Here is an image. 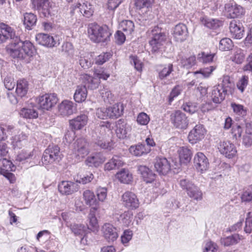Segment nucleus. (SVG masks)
<instances>
[{"instance_id":"1","label":"nucleus","mask_w":252,"mask_h":252,"mask_svg":"<svg viewBox=\"0 0 252 252\" xmlns=\"http://www.w3.org/2000/svg\"><path fill=\"white\" fill-rule=\"evenodd\" d=\"M6 50L11 57L25 63H30L35 52L34 47L30 41H22L18 37L6 46Z\"/></svg>"},{"instance_id":"2","label":"nucleus","mask_w":252,"mask_h":252,"mask_svg":"<svg viewBox=\"0 0 252 252\" xmlns=\"http://www.w3.org/2000/svg\"><path fill=\"white\" fill-rule=\"evenodd\" d=\"M88 32L91 40L95 42L106 41L111 35L106 27L94 24L90 25Z\"/></svg>"},{"instance_id":"3","label":"nucleus","mask_w":252,"mask_h":252,"mask_svg":"<svg viewBox=\"0 0 252 252\" xmlns=\"http://www.w3.org/2000/svg\"><path fill=\"white\" fill-rule=\"evenodd\" d=\"M151 32L152 37L149 43L152 47V52H156L162 48L165 42L166 36L161 28L158 26L155 27L152 29Z\"/></svg>"},{"instance_id":"4","label":"nucleus","mask_w":252,"mask_h":252,"mask_svg":"<svg viewBox=\"0 0 252 252\" xmlns=\"http://www.w3.org/2000/svg\"><path fill=\"white\" fill-rule=\"evenodd\" d=\"M99 134L97 135L95 143L103 149L110 150L113 146L112 142L107 140L111 130L106 126H100L98 129Z\"/></svg>"},{"instance_id":"5","label":"nucleus","mask_w":252,"mask_h":252,"mask_svg":"<svg viewBox=\"0 0 252 252\" xmlns=\"http://www.w3.org/2000/svg\"><path fill=\"white\" fill-rule=\"evenodd\" d=\"M60 148L57 146H49L44 152L42 162L47 165L54 161H59L62 158Z\"/></svg>"},{"instance_id":"6","label":"nucleus","mask_w":252,"mask_h":252,"mask_svg":"<svg viewBox=\"0 0 252 252\" xmlns=\"http://www.w3.org/2000/svg\"><path fill=\"white\" fill-rule=\"evenodd\" d=\"M58 98L55 94H46L36 99L39 108L49 110L58 102Z\"/></svg>"},{"instance_id":"7","label":"nucleus","mask_w":252,"mask_h":252,"mask_svg":"<svg viewBox=\"0 0 252 252\" xmlns=\"http://www.w3.org/2000/svg\"><path fill=\"white\" fill-rule=\"evenodd\" d=\"M170 121L174 126L179 129H186L189 125L188 117L180 110L174 111L171 114Z\"/></svg>"},{"instance_id":"8","label":"nucleus","mask_w":252,"mask_h":252,"mask_svg":"<svg viewBox=\"0 0 252 252\" xmlns=\"http://www.w3.org/2000/svg\"><path fill=\"white\" fill-rule=\"evenodd\" d=\"M32 3L33 7L38 10L42 17H48L55 14V10L50 5L48 0H32Z\"/></svg>"},{"instance_id":"9","label":"nucleus","mask_w":252,"mask_h":252,"mask_svg":"<svg viewBox=\"0 0 252 252\" xmlns=\"http://www.w3.org/2000/svg\"><path fill=\"white\" fill-rule=\"evenodd\" d=\"M72 151L78 158H83L89 153V144L84 138L78 139L73 144Z\"/></svg>"},{"instance_id":"10","label":"nucleus","mask_w":252,"mask_h":252,"mask_svg":"<svg viewBox=\"0 0 252 252\" xmlns=\"http://www.w3.org/2000/svg\"><path fill=\"white\" fill-rule=\"evenodd\" d=\"M122 204L128 209H136L139 205L136 195L131 191H126L122 196Z\"/></svg>"},{"instance_id":"11","label":"nucleus","mask_w":252,"mask_h":252,"mask_svg":"<svg viewBox=\"0 0 252 252\" xmlns=\"http://www.w3.org/2000/svg\"><path fill=\"white\" fill-rule=\"evenodd\" d=\"M79 187L77 183L68 181H63L58 185V190L63 195L72 194L78 190Z\"/></svg>"},{"instance_id":"12","label":"nucleus","mask_w":252,"mask_h":252,"mask_svg":"<svg viewBox=\"0 0 252 252\" xmlns=\"http://www.w3.org/2000/svg\"><path fill=\"white\" fill-rule=\"evenodd\" d=\"M206 130L202 125H197L189 133L188 139L191 144H194L202 139L206 133Z\"/></svg>"},{"instance_id":"13","label":"nucleus","mask_w":252,"mask_h":252,"mask_svg":"<svg viewBox=\"0 0 252 252\" xmlns=\"http://www.w3.org/2000/svg\"><path fill=\"white\" fill-rule=\"evenodd\" d=\"M225 11L231 18H238L245 13V9L241 6L236 3H226L224 6Z\"/></svg>"},{"instance_id":"14","label":"nucleus","mask_w":252,"mask_h":252,"mask_svg":"<svg viewBox=\"0 0 252 252\" xmlns=\"http://www.w3.org/2000/svg\"><path fill=\"white\" fill-rule=\"evenodd\" d=\"M218 149L221 154L229 158L234 157L237 153L235 145L229 141L220 142Z\"/></svg>"},{"instance_id":"15","label":"nucleus","mask_w":252,"mask_h":252,"mask_svg":"<svg viewBox=\"0 0 252 252\" xmlns=\"http://www.w3.org/2000/svg\"><path fill=\"white\" fill-rule=\"evenodd\" d=\"M154 166L157 172L160 175H166L171 169L170 163L165 158H157Z\"/></svg>"},{"instance_id":"16","label":"nucleus","mask_w":252,"mask_h":252,"mask_svg":"<svg viewBox=\"0 0 252 252\" xmlns=\"http://www.w3.org/2000/svg\"><path fill=\"white\" fill-rule=\"evenodd\" d=\"M15 33L14 30L9 26L3 23L0 24V44L5 42L7 39H15Z\"/></svg>"},{"instance_id":"17","label":"nucleus","mask_w":252,"mask_h":252,"mask_svg":"<svg viewBox=\"0 0 252 252\" xmlns=\"http://www.w3.org/2000/svg\"><path fill=\"white\" fill-rule=\"evenodd\" d=\"M194 163L198 171L203 173L209 167V161L206 157L202 153H197L194 158Z\"/></svg>"},{"instance_id":"18","label":"nucleus","mask_w":252,"mask_h":252,"mask_svg":"<svg viewBox=\"0 0 252 252\" xmlns=\"http://www.w3.org/2000/svg\"><path fill=\"white\" fill-rule=\"evenodd\" d=\"M188 30L186 26L183 24L177 25L173 31V37L177 42H183L188 37Z\"/></svg>"},{"instance_id":"19","label":"nucleus","mask_w":252,"mask_h":252,"mask_svg":"<svg viewBox=\"0 0 252 252\" xmlns=\"http://www.w3.org/2000/svg\"><path fill=\"white\" fill-rule=\"evenodd\" d=\"M102 231L104 238L109 242H113L118 237L117 229L112 224L106 223L102 228Z\"/></svg>"},{"instance_id":"20","label":"nucleus","mask_w":252,"mask_h":252,"mask_svg":"<svg viewBox=\"0 0 252 252\" xmlns=\"http://www.w3.org/2000/svg\"><path fill=\"white\" fill-rule=\"evenodd\" d=\"M59 113L63 116L72 114L75 110V106L72 101L64 100L58 106Z\"/></svg>"},{"instance_id":"21","label":"nucleus","mask_w":252,"mask_h":252,"mask_svg":"<svg viewBox=\"0 0 252 252\" xmlns=\"http://www.w3.org/2000/svg\"><path fill=\"white\" fill-rule=\"evenodd\" d=\"M131 127L124 120H119L117 123L116 135L120 139H124L129 134Z\"/></svg>"},{"instance_id":"22","label":"nucleus","mask_w":252,"mask_h":252,"mask_svg":"<svg viewBox=\"0 0 252 252\" xmlns=\"http://www.w3.org/2000/svg\"><path fill=\"white\" fill-rule=\"evenodd\" d=\"M230 32L232 37L241 39L244 35V28L239 22L236 20L232 21L229 25Z\"/></svg>"},{"instance_id":"23","label":"nucleus","mask_w":252,"mask_h":252,"mask_svg":"<svg viewBox=\"0 0 252 252\" xmlns=\"http://www.w3.org/2000/svg\"><path fill=\"white\" fill-rule=\"evenodd\" d=\"M105 160V158L100 153H96L88 157L85 162L89 166L98 167Z\"/></svg>"},{"instance_id":"24","label":"nucleus","mask_w":252,"mask_h":252,"mask_svg":"<svg viewBox=\"0 0 252 252\" xmlns=\"http://www.w3.org/2000/svg\"><path fill=\"white\" fill-rule=\"evenodd\" d=\"M157 71L158 72V77L160 80L167 78L174 71L173 66L172 63L158 65L157 67Z\"/></svg>"},{"instance_id":"25","label":"nucleus","mask_w":252,"mask_h":252,"mask_svg":"<svg viewBox=\"0 0 252 252\" xmlns=\"http://www.w3.org/2000/svg\"><path fill=\"white\" fill-rule=\"evenodd\" d=\"M138 171L141 175L144 181L147 183H152L156 178L155 174L146 166H139L138 167Z\"/></svg>"},{"instance_id":"26","label":"nucleus","mask_w":252,"mask_h":252,"mask_svg":"<svg viewBox=\"0 0 252 252\" xmlns=\"http://www.w3.org/2000/svg\"><path fill=\"white\" fill-rule=\"evenodd\" d=\"M36 40L43 46L52 47L56 46V42L54 38L47 34L39 33L36 36Z\"/></svg>"},{"instance_id":"27","label":"nucleus","mask_w":252,"mask_h":252,"mask_svg":"<svg viewBox=\"0 0 252 252\" xmlns=\"http://www.w3.org/2000/svg\"><path fill=\"white\" fill-rule=\"evenodd\" d=\"M124 165V162L121 158L117 156H114L112 158L106 162L104 167L105 171L116 170Z\"/></svg>"},{"instance_id":"28","label":"nucleus","mask_w":252,"mask_h":252,"mask_svg":"<svg viewBox=\"0 0 252 252\" xmlns=\"http://www.w3.org/2000/svg\"><path fill=\"white\" fill-rule=\"evenodd\" d=\"M87 116L85 114H81L70 120L69 123L74 129H80L87 124Z\"/></svg>"},{"instance_id":"29","label":"nucleus","mask_w":252,"mask_h":252,"mask_svg":"<svg viewBox=\"0 0 252 252\" xmlns=\"http://www.w3.org/2000/svg\"><path fill=\"white\" fill-rule=\"evenodd\" d=\"M244 238L242 235H240L238 234H234L228 237L221 238L220 239V243L224 246L228 247L239 243Z\"/></svg>"},{"instance_id":"30","label":"nucleus","mask_w":252,"mask_h":252,"mask_svg":"<svg viewBox=\"0 0 252 252\" xmlns=\"http://www.w3.org/2000/svg\"><path fill=\"white\" fill-rule=\"evenodd\" d=\"M226 94L218 86H214L211 94L212 99L214 103H220L224 100Z\"/></svg>"},{"instance_id":"31","label":"nucleus","mask_w":252,"mask_h":252,"mask_svg":"<svg viewBox=\"0 0 252 252\" xmlns=\"http://www.w3.org/2000/svg\"><path fill=\"white\" fill-rule=\"evenodd\" d=\"M116 178L122 183L129 184L132 181V175L127 170L123 169L116 174Z\"/></svg>"},{"instance_id":"32","label":"nucleus","mask_w":252,"mask_h":252,"mask_svg":"<svg viewBox=\"0 0 252 252\" xmlns=\"http://www.w3.org/2000/svg\"><path fill=\"white\" fill-rule=\"evenodd\" d=\"M88 92L85 86H78L74 94V99L77 102L84 101L87 96Z\"/></svg>"},{"instance_id":"33","label":"nucleus","mask_w":252,"mask_h":252,"mask_svg":"<svg viewBox=\"0 0 252 252\" xmlns=\"http://www.w3.org/2000/svg\"><path fill=\"white\" fill-rule=\"evenodd\" d=\"M151 151L150 148L146 147L145 145L139 144L135 146H132L129 148L130 153L135 156H141L143 154H147Z\"/></svg>"},{"instance_id":"34","label":"nucleus","mask_w":252,"mask_h":252,"mask_svg":"<svg viewBox=\"0 0 252 252\" xmlns=\"http://www.w3.org/2000/svg\"><path fill=\"white\" fill-rule=\"evenodd\" d=\"M123 109V105L121 104H116L107 108L108 118H117L122 115Z\"/></svg>"},{"instance_id":"35","label":"nucleus","mask_w":252,"mask_h":252,"mask_svg":"<svg viewBox=\"0 0 252 252\" xmlns=\"http://www.w3.org/2000/svg\"><path fill=\"white\" fill-rule=\"evenodd\" d=\"M76 8H80V11L83 15L87 18L92 16L94 13L93 5L90 3L86 2L81 4L78 3L75 6Z\"/></svg>"},{"instance_id":"36","label":"nucleus","mask_w":252,"mask_h":252,"mask_svg":"<svg viewBox=\"0 0 252 252\" xmlns=\"http://www.w3.org/2000/svg\"><path fill=\"white\" fill-rule=\"evenodd\" d=\"M180 162L186 164L191 159V152L187 147H182L178 150Z\"/></svg>"},{"instance_id":"37","label":"nucleus","mask_w":252,"mask_h":252,"mask_svg":"<svg viewBox=\"0 0 252 252\" xmlns=\"http://www.w3.org/2000/svg\"><path fill=\"white\" fill-rule=\"evenodd\" d=\"M93 210H91L90 213L88 216L89 223L87 224V229L92 231L95 232L98 230V225L97 219L94 214V208Z\"/></svg>"},{"instance_id":"38","label":"nucleus","mask_w":252,"mask_h":252,"mask_svg":"<svg viewBox=\"0 0 252 252\" xmlns=\"http://www.w3.org/2000/svg\"><path fill=\"white\" fill-rule=\"evenodd\" d=\"M28 82L26 80H20L17 82L16 92L17 95L22 97L26 95L28 89Z\"/></svg>"},{"instance_id":"39","label":"nucleus","mask_w":252,"mask_h":252,"mask_svg":"<svg viewBox=\"0 0 252 252\" xmlns=\"http://www.w3.org/2000/svg\"><path fill=\"white\" fill-rule=\"evenodd\" d=\"M83 198L86 205L90 206L95 205L97 203L94 193L90 190H85L83 193Z\"/></svg>"},{"instance_id":"40","label":"nucleus","mask_w":252,"mask_h":252,"mask_svg":"<svg viewBox=\"0 0 252 252\" xmlns=\"http://www.w3.org/2000/svg\"><path fill=\"white\" fill-rule=\"evenodd\" d=\"M15 167L10 160L6 158L0 159V173L1 174L7 171L14 170Z\"/></svg>"},{"instance_id":"41","label":"nucleus","mask_w":252,"mask_h":252,"mask_svg":"<svg viewBox=\"0 0 252 252\" xmlns=\"http://www.w3.org/2000/svg\"><path fill=\"white\" fill-rule=\"evenodd\" d=\"M120 29L126 33V34H131L134 29V23L130 20H124L120 24Z\"/></svg>"},{"instance_id":"42","label":"nucleus","mask_w":252,"mask_h":252,"mask_svg":"<svg viewBox=\"0 0 252 252\" xmlns=\"http://www.w3.org/2000/svg\"><path fill=\"white\" fill-rule=\"evenodd\" d=\"M37 21L36 15L32 13H27L24 15V24L26 29L31 30L35 25Z\"/></svg>"},{"instance_id":"43","label":"nucleus","mask_w":252,"mask_h":252,"mask_svg":"<svg viewBox=\"0 0 252 252\" xmlns=\"http://www.w3.org/2000/svg\"><path fill=\"white\" fill-rule=\"evenodd\" d=\"M84 82L85 85L88 86V87L91 89L94 90L98 88L99 81V80L95 77H92L89 75L86 74L84 76Z\"/></svg>"},{"instance_id":"44","label":"nucleus","mask_w":252,"mask_h":252,"mask_svg":"<svg viewBox=\"0 0 252 252\" xmlns=\"http://www.w3.org/2000/svg\"><path fill=\"white\" fill-rule=\"evenodd\" d=\"M201 23L209 29H216L222 26V22L217 19H207L203 18Z\"/></svg>"},{"instance_id":"45","label":"nucleus","mask_w":252,"mask_h":252,"mask_svg":"<svg viewBox=\"0 0 252 252\" xmlns=\"http://www.w3.org/2000/svg\"><path fill=\"white\" fill-rule=\"evenodd\" d=\"M245 57V55L243 50L240 48H235L233 55L231 57V60L237 64H241L243 62Z\"/></svg>"},{"instance_id":"46","label":"nucleus","mask_w":252,"mask_h":252,"mask_svg":"<svg viewBox=\"0 0 252 252\" xmlns=\"http://www.w3.org/2000/svg\"><path fill=\"white\" fill-rule=\"evenodd\" d=\"M79 63L81 67L85 69L89 68L92 64V62L88 53L80 54Z\"/></svg>"},{"instance_id":"47","label":"nucleus","mask_w":252,"mask_h":252,"mask_svg":"<svg viewBox=\"0 0 252 252\" xmlns=\"http://www.w3.org/2000/svg\"><path fill=\"white\" fill-rule=\"evenodd\" d=\"M61 52L63 56L72 58L74 55V48L72 44L68 42L64 43L61 47Z\"/></svg>"},{"instance_id":"48","label":"nucleus","mask_w":252,"mask_h":252,"mask_svg":"<svg viewBox=\"0 0 252 252\" xmlns=\"http://www.w3.org/2000/svg\"><path fill=\"white\" fill-rule=\"evenodd\" d=\"M13 130L12 126H0V140H5L9 135L12 134Z\"/></svg>"},{"instance_id":"49","label":"nucleus","mask_w":252,"mask_h":252,"mask_svg":"<svg viewBox=\"0 0 252 252\" xmlns=\"http://www.w3.org/2000/svg\"><path fill=\"white\" fill-rule=\"evenodd\" d=\"M20 114L21 116L26 119H35L38 117L37 112L34 109L23 108Z\"/></svg>"},{"instance_id":"50","label":"nucleus","mask_w":252,"mask_h":252,"mask_svg":"<svg viewBox=\"0 0 252 252\" xmlns=\"http://www.w3.org/2000/svg\"><path fill=\"white\" fill-rule=\"evenodd\" d=\"M70 227L75 235L83 236L86 233L87 229L83 224H73L70 225Z\"/></svg>"},{"instance_id":"51","label":"nucleus","mask_w":252,"mask_h":252,"mask_svg":"<svg viewBox=\"0 0 252 252\" xmlns=\"http://www.w3.org/2000/svg\"><path fill=\"white\" fill-rule=\"evenodd\" d=\"M133 220V215L129 211H126L121 214L119 220L125 226H128L131 223Z\"/></svg>"},{"instance_id":"52","label":"nucleus","mask_w":252,"mask_h":252,"mask_svg":"<svg viewBox=\"0 0 252 252\" xmlns=\"http://www.w3.org/2000/svg\"><path fill=\"white\" fill-rule=\"evenodd\" d=\"M233 46L232 41L229 38L221 39L219 43V49L221 51H229Z\"/></svg>"},{"instance_id":"53","label":"nucleus","mask_w":252,"mask_h":252,"mask_svg":"<svg viewBox=\"0 0 252 252\" xmlns=\"http://www.w3.org/2000/svg\"><path fill=\"white\" fill-rule=\"evenodd\" d=\"M188 195L196 200H200L202 198V193L199 189L194 185L193 186L192 188L187 191Z\"/></svg>"},{"instance_id":"54","label":"nucleus","mask_w":252,"mask_h":252,"mask_svg":"<svg viewBox=\"0 0 252 252\" xmlns=\"http://www.w3.org/2000/svg\"><path fill=\"white\" fill-rule=\"evenodd\" d=\"M26 135L22 132L19 135L12 137L11 142L12 144L15 148H21L22 145L21 142L26 140Z\"/></svg>"},{"instance_id":"55","label":"nucleus","mask_w":252,"mask_h":252,"mask_svg":"<svg viewBox=\"0 0 252 252\" xmlns=\"http://www.w3.org/2000/svg\"><path fill=\"white\" fill-rule=\"evenodd\" d=\"M215 54H210L202 52L197 55V60L203 63H207L213 61Z\"/></svg>"},{"instance_id":"56","label":"nucleus","mask_w":252,"mask_h":252,"mask_svg":"<svg viewBox=\"0 0 252 252\" xmlns=\"http://www.w3.org/2000/svg\"><path fill=\"white\" fill-rule=\"evenodd\" d=\"M154 0H135V5L137 9L141 10L144 8H151Z\"/></svg>"},{"instance_id":"57","label":"nucleus","mask_w":252,"mask_h":252,"mask_svg":"<svg viewBox=\"0 0 252 252\" xmlns=\"http://www.w3.org/2000/svg\"><path fill=\"white\" fill-rule=\"evenodd\" d=\"M233 83L231 82L228 76H224L222 78V83L218 86L225 92L226 93L231 89Z\"/></svg>"},{"instance_id":"58","label":"nucleus","mask_w":252,"mask_h":252,"mask_svg":"<svg viewBox=\"0 0 252 252\" xmlns=\"http://www.w3.org/2000/svg\"><path fill=\"white\" fill-rule=\"evenodd\" d=\"M231 106L234 112L237 115L241 116H244L246 115L247 110L242 105L236 104L235 103H232Z\"/></svg>"},{"instance_id":"59","label":"nucleus","mask_w":252,"mask_h":252,"mask_svg":"<svg viewBox=\"0 0 252 252\" xmlns=\"http://www.w3.org/2000/svg\"><path fill=\"white\" fill-rule=\"evenodd\" d=\"M196 63V58L194 56H190L188 58L182 59L181 64L184 67L189 69L195 65Z\"/></svg>"},{"instance_id":"60","label":"nucleus","mask_w":252,"mask_h":252,"mask_svg":"<svg viewBox=\"0 0 252 252\" xmlns=\"http://www.w3.org/2000/svg\"><path fill=\"white\" fill-rule=\"evenodd\" d=\"M112 54L110 53H103L95 58V63L97 64H102L111 57Z\"/></svg>"},{"instance_id":"61","label":"nucleus","mask_w":252,"mask_h":252,"mask_svg":"<svg viewBox=\"0 0 252 252\" xmlns=\"http://www.w3.org/2000/svg\"><path fill=\"white\" fill-rule=\"evenodd\" d=\"M150 120L149 116L144 112L139 113L137 117V122L140 125H147Z\"/></svg>"},{"instance_id":"62","label":"nucleus","mask_w":252,"mask_h":252,"mask_svg":"<svg viewBox=\"0 0 252 252\" xmlns=\"http://www.w3.org/2000/svg\"><path fill=\"white\" fill-rule=\"evenodd\" d=\"M96 193L98 200L101 202H104L107 198V189L105 188L99 187L96 189Z\"/></svg>"},{"instance_id":"63","label":"nucleus","mask_w":252,"mask_h":252,"mask_svg":"<svg viewBox=\"0 0 252 252\" xmlns=\"http://www.w3.org/2000/svg\"><path fill=\"white\" fill-rule=\"evenodd\" d=\"M130 62L133 65L134 68L138 71L142 70L143 63L136 56L131 55L129 57Z\"/></svg>"},{"instance_id":"64","label":"nucleus","mask_w":252,"mask_h":252,"mask_svg":"<svg viewBox=\"0 0 252 252\" xmlns=\"http://www.w3.org/2000/svg\"><path fill=\"white\" fill-rule=\"evenodd\" d=\"M244 231L247 233H251L252 232V213L249 212L246 220Z\"/></svg>"}]
</instances>
